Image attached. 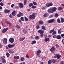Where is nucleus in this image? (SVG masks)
Returning <instances> with one entry per match:
<instances>
[{"mask_svg":"<svg viewBox=\"0 0 64 64\" xmlns=\"http://www.w3.org/2000/svg\"><path fill=\"white\" fill-rule=\"evenodd\" d=\"M52 9L53 12L57 10V8L56 7L52 8Z\"/></svg>","mask_w":64,"mask_h":64,"instance_id":"nucleus-18","label":"nucleus"},{"mask_svg":"<svg viewBox=\"0 0 64 64\" xmlns=\"http://www.w3.org/2000/svg\"><path fill=\"white\" fill-rule=\"evenodd\" d=\"M20 19L22 21H24V17H21Z\"/></svg>","mask_w":64,"mask_h":64,"instance_id":"nucleus-32","label":"nucleus"},{"mask_svg":"<svg viewBox=\"0 0 64 64\" xmlns=\"http://www.w3.org/2000/svg\"><path fill=\"white\" fill-rule=\"evenodd\" d=\"M64 64V62L63 61L61 62H60V64Z\"/></svg>","mask_w":64,"mask_h":64,"instance_id":"nucleus-58","label":"nucleus"},{"mask_svg":"<svg viewBox=\"0 0 64 64\" xmlns=\"http://www.w3.org/2000/svg\"><path fill=\"white\" fill-rule=\"evenodd\" d=\"M55 49H56V48H55L52 47L50 49V51H51V52H53V51H54L55 50Z\"/></svg>","mask_w":64,"mask_h":64,"instance_id":"nucleus-12","label":"nucleus"},{"mask_svg":"<svg viewBox=\"0 0 64 64\" xmlns=\"http://www.w3.org/2000/svg\"><path fill=\"white\" fill-rule=\"evenodd\" d=\"M19 56H16V59H19Z\"/></svg>","mask_w":64,"mask_h":64,"instance_id":"nucleus-60","label":"nucleus"},{"mask_svg":"<svg viewBox=\"0 0 64 64\" xmlns=\"http://www.w3.org/2000/svg\"><path fill=\"white\" fill-rule=\"evenodd\" d=\"M0 6H4V3L2 2H1L0 3Z\"/></svg>","mask_w":64,"mask_h":64,"instance_id":"nucleus-47","label":"nucleus"},{"mask_svg":"<svg viewBox=\"0 0 64 64\" xmlns=\"http://www.w3.org/2000/svg\"><path fill=\"white\" fill-rule=\"evenodd\" d=\"M9 41L10 42V43H13L14 40L13 39V38H11L10 39Z\"/></svg>","mask_w":64,"mask_h":64,"instance_id":"nucleus-14","label":"nucleus"},{"mask_svg":"<svg viewBox=\"0 0 64 64\" xmlns=\"http://www.w3.org/2000/svg\"><path fill=\"white\" fill-rule=\"evenodd\" d=\"M18 22H20V23H21V20H18Z\"/></svg>","mask_w":64,"mask_h":64,"instance_id":"nucleus-64","label":"nucleus"},{"mask_svg":"<svg viewBox=\"0 0 64 64\" xmlns=\"http://www.w3.org/2000/svg\"><path fill=\"white\" fill-rule=\"evenodd\" d=\"M48 64H51L52 63V61L49 60L48 61Z\"/></svg>","mask_w":64,"mask_h":64,"instance_id":"nucleus-49","label":"nucleus"},{"mask_svg":"<svg viewBox=\"0 0 64 64\" xmlns=\"http://www.w3.org/2000/svg\"><path fill=\"white\" fill-rule=\"evenodd\" d=\"M48 13H53V12L52 11V9L50 8H49L48 10Z\"/></svg>","mask_w":64,"mask_h":64,"instance_id":"nucleus-15","label":"nucleus"},{"mask_svg":"<svg viewBox=\"0 0 64 64\" xmlns=\"http://www.w3.org/2000/svg\"><path fill=\"white\" fill-rule=\"evenodd\" d=\"M58 32L59 34H60L61 33V29L59 30L58 31Z\"/></svg>","mask_w":64,"mask_h":64,"instance_id":"nucleus-39","label":"nucleus"},{"mask_svg":"<svg viewBox=\"0 0 64 64\" xmlns=\"http://www.w3.org/2000/svg\"><path fill=\"white\" fill-rule=\"evenodd\" d=\"M33 4H34V5H36V6L37 5V3H36L35 2H33Z\"/></svg>","mask_w":64,"mask_h":64,"instance_id":"nucleus-51","label":"nucleus"},{"mask_svg":"<svg viewBox=\"0 0 64 64\" xmlns=\"http://www.w3.org/2000/svg\"><path fill=\"white\" fill-rule=\"evenodd\" d=\"M21 16H20V14H17V17H20Z\"/></svg>","mask_w":64,"mask_h":64,"instance_id":"nucleus-54","label":"nucleus"},{"mask_svg":"<svg viewBox=\"0 0 64 64\" xmlns=\"http://www.w3.org/2000/svg\"><path fill=\"white\" fill-rule=\"evenodd\" d=\"M61 38V37L60 36V35H58L57 36L56 39H60Z\"/></svg>","mask_w":64,"mask_h":64,"instance_id":"nucleus-23","label":"nucleus"},{"mask_svg":"<svg viewBox=\"0 0 64 64\" xmlns=\"http://www.w3.org/2000/svg\"><path fill=\"white\" fill-rule=\"evenodd\" d=\"M14 63H15L16 62H18V60H14Z\"/></svg>","mask_w":64,"mask_h":64,"instance_id":"nucleus-46","label":"nucleus"},{"mask_svg":"<svg viewBox=\"0 0 64 64\" xmlns=\"http://www.w3.org/2000/svg\"><path fill=\"white\" fill-rule=\"evenodd\" d=\"M60 36L61 37H64V34H62L60 35Z\"/></svg>","mask_w":64,"mask_h":64,"instance_id":"nucleus-55","label":"nucleus"},{"mask_svg":"<svg viewBox=\"0 0 64 64\" xmlns=\"http://www.w3.org/2000/svg\"><path fill=\"white\" fill-rule=\"evenodd\" d=\"M36 28L37 29L40 28V26H36Z\"/></svg>","mask_w":64,"mask_h":64,"instance_id":"nucleus-50","label":"nucleus"},{"mask_svg":"<svg viewBox=\"0 0 64 64\" xmlns=\"http://www.w3.org/2000/svg\"><path fill=\"white\" fill-rule=\"evenodd\" d=\"M6 32V30H5V28H3L2 31V33H5V32Z\"/></svg>","mask_w":64,"mask_h":64,"instance_id":"nucleus-24","label":"nucleus"},{"mask_svg":"<svg viewBox=\"0 0 64 64\" xmlns=\"http://www.w3.org/2000/svg\"><path fill=\"white\" fill-rule=\"evenodd\" d=\"M32 43H31V44L32 45H33L34 44H35L36 43V41L34 40H33L32 41Z\"/></svg>","mask_w":64,"mask_h":64,"instance_id":"nucleus-30","label":"nucleus"},{"mask_svg":"<svg viewBox=\"0 0 64 64\" xmlns=\"http://www.w3.org/2000/svg\"><path fill=\"white\" fill-rule=\"evenodd\" d=\"M57 21L58 23H61V21H60V20L59 18H58L57 19Z\"/></svg>","mask_w":64,"mask_h":64,"instance_id":"nucleus-36","label":"nucleus"},{"mask_svg":"<svg viewBox=\"0 0 64 64\" xmlns=\"http://www.w3.org/2000/svg\"><path fill=\"white\" fill-rule=\"evenodd\" d=\"M3 42L4 44H6L7 43V38H4Z\"/></svg>","mask_w":64,"mask_h":64,"instance_id":"nucleus-7","label":"nucleus"},{"mask_svg":"<svg viewBox=\"0 0 64 64\" xmlns=\"http://www.w3.org/2000/svg\"><path fill=\"white\" fill-rule=\"evenodd\" d=\"M40 64H44V62H40Z\"/></svg>","mask_w":64,"mask_h":64,"instance_id":"nucleus-63","label":"nucleus"},{"mask_svg":"<svg viewBox=\"0 0 64 64\" xmlns=\"http://www.w3.org/2000/svg\"><path fill=\"white\" fill-rule=\"evenodd\" d=\"M34 38L35 39H36V40H37V39H38L39 38V36H36L34 37Z\"/></svg>","mask_w":64,"mask_h":64,"instance_id":"nucleus-33","label":"nucleus"},{"mask_svg":"<svg viewBox=\"0 0 64 64\" xmlns=\"http://www.w3.org/2000/svg\"><path fill=\"white\" fill-rule=\"evenodd\" d=\"M43 16L44 17H47L48 16V13H46L44 14Z\"/></svg>","mask_w":64,"mask_h":64,"instance_id":"nucleus-21","label":"nucleus"},{"mask_svg":"<svg viewBox=\"0 0 64 64\" xmlns=\"http://www.w3.org/2000/svg\"><path fill=\"white\" fill-rule=\"evenodd\" d=\"M62 9H63V8L61 7H59L58 8V10L59 11H60V10H62Z\"/></svg>","mask_w":64,"mask_h":64,"instance_id":"nucleus-35","label":"nucleus"},{"mask_svg":"<svg viewBox=\"0 0 64 64\" xmlns=\"http://www.w3.org/2000/svg\"><path fill=\"white\" fill-rule=\"evenodd\" d=\"M55 30L54 29H53L52 30H51L50 31H51L52 32H53Z\"/></svg>","mask_w":64,"mask_h":64,"instance_id":"nucleus-62","label":"nucleus"},{"mask_svg":"<svg viewBox=\"0 0 64 64\" xmlns=\"http://www.w3.org/2000/svg\"><path fill=\"white\" fill-rule=\"evenodd\" d=\"M6 54L8 58H9V57L10 56V54H9L8 52H7V53H6Z\"/></svg>","mask_w":64,"mask_h":64,"instance_id":"nucleus-31","label":"nucleus"},{"mask_svg":"<svg viewBox=\"0 0 64 64\" xmlns=\"http://www.w3.org/2000/svg\"><path fill=\"white\" fill-rule=\"evenodd\" d=\"M19 14L20 15V16H23V13H22L21 12H20L19 13Z\"/></svg>","mask_w":64,"mask_h":64,"instance_id":"nucleus-38","label":"nucleus"},{"mask_svg":"<svg viewBox=\"0 0 64 64\" xmlns=\"http://www.w3.org/2000/svg\"><path fill=\"white\" fill-rule=\"evenodd\" d=\"M61 57V55L56 54L55 56H54V58H57L58 59H60Z\"/></svg>","mask_w":64,"mask_h":64,"instance_id":"nucleus-1","label":"nucleus"},{"mask_svg":"<svg viewBox=\"0 0 64 64\" xmlns=\"http://www.w3.org/2000/svg\"><path fill=\"white\" fill-rule=\"evenodd\" d=\"M53 16L52 15H50L49 16V18H52V17H53Z\"/></svg>","mask_w":64,"mask_h":64,"instance_id":"nucleus-56","label":"nucleus"},{"mask_svg":"<svg viewBox=\"0 0 64 64\" xmlns=\"http://www.w3.org/2000/svg\"><path fill=\"white\" fill-rule=\"evenodd\" d=\"M45 8V7L43 6L42 7V9H43V10Z\"/></svg>","mask_w":64,"mask_h":64,"instance_id":"nucleus-59","label":"nucleus"},{"mask_svg":"<svg viewBox=\"0 0 64 64\" xmlns=\"http://www.w3.org/2000/svg\"><path fill=\"white\" fill-rule=\"evenodd\" d=\"M27 1L26 0H24V5H27V4H26V3H27Z\"/></svg>","mask_w":64,"mask_h":64,"instance_id":"nucleus-25","label":"nucleus"},{"mask_svg":"<svg viewBox=\"0 0 64 64\" xmlns=\"http://www.w3.org/2000/svg\"><path fill=\"white\" fill-rule=\"evenodd\" d=\"M59 16V14H58L57 13H56L55 15V17H58V16Z\"/></svg>","mask_w":64,"mask_h":64,"instance_id":"nucleus-43","label":"nucleus"},{"mask_svg":"<svg viewBox=\"0 0 64 64\" xmlns=\"http://www.w3.org/2000/svg\"><path fill=\"white\" fill-rule=\"evenodd\" d=\"M13 6H15V5L14 4H12L11 6V7L12 8H13Z\"/></svg>","mask_w":64,"mask_h":64,"instance_id":"nucleus-53","label":"nucleus"},{"mask_svg":"<svg viewBox=\"0 0 64 64\" xmlns=\"http://www.w3.org/2000/svg\"><path fill=\"white\" fill-rule=\"evenodd\" d=\"M5 22L6 23L9 24V25H12V23L7 21V19H6L5 20Z\"/></svg>","mask_w":64,"mask_h":64,"instance_id":"nucleus-13","label":"nucleus"},{"mask_svg":"<svg viewBox=\"0 0 64 64\" xmlns=\"http://www.w3.org/2000/svg\"><path fill=\"white\" fill-rule=\"evenodd\" d=\"M24 18L25 19V21L26 22H27V21H28V19L25 16L24 17Z\"/></svg>","mask_w":64,"mask_h":64,"instance_id":"nucleus-34","label":"nucleus"},{"mask_svg":"<svg viewBox=\"0 0 64 64\" xmlns=\"http://www.w3.org/2000/svg\"><path fill=\"white\" fill-rule=\"evenodd\" d=\"M24 58L23 57H22L20 59V61H24Z\"/></svg>","mask_w":64,"mask_h":64,"instance_id":"nucleus-40","label":"nucleus"},{"mask_svg":"<svg viewBox=\"0 0 64 64\" xmlns=\"http://www.w3.org/2000/svg\"><path fill=\"white\" fill-rule=\"evenodd\" d=\"M42 29L44 30H46V28L45 27V26H42Z\"/></svg>","mask_w":64,"mask_h":64,"instance_id":"nucleus-29","label":"nucleus"},{"mask_svg":"<svg viewBox=\"0 0 64 64\" xmlns=\"http://www.w3.org/2000/svg\"><path fill=\"white\" fill-rule=\"evenodd\" d=\"M26 57L27 58H29V56H28V54L26 55Z\"/></svg>","mask_w":64,"mask_h":64,"instance_id":"nucleus-57","label":"nucleus"},{"mask_svg":"<svg viewBox=\"0 0 64 64\" xmlns=\"http://www.w3.org/2000/svg\"><path fill=\"white\" fill-rule=\"evenodd\" d=\"M52 62H53V63H56V62H57V60L55 59H52L51 60Z\"/></svg>","mask_w":64,"mask_h":64,"instance_id":"nucleus-20","label":"nucleus"},{"mask_svg":"<svg viewBox=\"0 0 64 64\" xmlns=\"http://www.w3.org/2000/svg\"><path fill=\"white\" fill-rule=\"evenodd\" d=\"M9 52L10 54H13V53H14V51L13 50H12L10 49L9 50Z\"/></svg>","mask_w":64,"mask_h":64,"instance_id":"nucleus-16","label":"nucleus"},{"mask_svg":"<svg viewBox=\"0 0 64 64\" xmlns=\"http://www.w3.org/2000/svg\"><path fill=\"white\" fill-rule=\"evenodd\" d=\"M60 19L61 20V23H63L64 22V19L63 18H61Z\"/></svg>","mask_w":64,"mask_h":64,"instance_id":"nucleus-28","label":"nucleus"},{"mask_svg":"<svg viewBox=\"0 0 64 64\" xmlns=\"http://www.w3.org/2000/svg\"><path fill=\"white\" fill-rule=\"evenodd\" d=\"M38 32L40 34H43L44 33V30H38Z\"/></svg>","mask_w":64,"mask_h":64,"instance_id":"nucleus-8","label":"nucleus"},{"mask_svg":"<svg viewBox=\"0 0 64 64\" xmlns=\"http://www.w3.org/2000/svg\"><path fill=\"white\" fill-rule=\"evenodd\" d=\"M14 59H17L16 56H14Z\"/></svg>","mask_w":64,"mask_h":64,"instance_id":"nucleus-61","label":"nucleus"},{"mask_svg":"<svg viewBox=\"0 0 64 64\" xmlns=\"http://www.w3.org/2000/svg\"><path fill=\"white\" fill-rule=\"evenodd\" d=\"M10 10H9L7 9H5L4 10V12L6 14V13H8L10 12Z\"/></svg>","mask_w":64,"mask_h":64,"instance_id":"nucleus-10","label":"nucleus"},{"mask_svg":"<svg viewBox=\"0 0 64 64\" xmlns=\"http://www.w3.org/2000/svg\"><path fill=\"white\" fill-rule=\"evenodd\" d=\"M20 26L19 25L17 24L16 25V28L18 29H20Z\"/></svg>","mask_w":64,"mask_h":64,"instance_id":"nucleus-26","label":"nucleus"},{"mask_svg":"<svg viewBox=\"0 0 64 64\" xmlns=\"http://www.w3.org/2000/svg\"><path fill=\"white\" fill-rule=\"evenodd\" d=\"M14 46L13 45L9 44L8 45V47L9 48H12V47H14Z\"/></svg>","mask_w":64,"mask_h":64,"instance_id":"nucleus-17","label":"nucleus"},{"mask_svg":"<svg viewBox=\"0 0 64 64\" xmlns=\"http://www.w3.org/2000/svg\"><path fill=\"white\" fill-rule=\"evenodd\" d=\"M49 38H45L44 40V41L45 42H48V41H49Z\"/></svg>","mask_w":64,"mask_h":64,"instance_id":"nucleus-22","label":"nucleus"},{"mask_svg":"<svg viewBox=\"0 0 64 64\" xmlns=\"http://www.w3.org/2000/svg\"><path fill=\"white\" fill-rule=\"evenodd\" d=\"M9 17H10V18H13V17L12 16L11 14H10L9 15Z\"/></svg>","mask_w":64,"mask_h":64,"instance_id":"nucleus-42","label":"nucleus"},{"mask_svg":"<svg viewBox=\"0 0 64 64\" xmlns=\"http://www.w3.org/2000/svg\"><path fill=\"white\" fill-rule=\"evenodd\" d=\"M53 38L54 39H57V35H54L53 36Z\"/></svg>","mask_w":64,"mask_h":64,"instance_id":"nucleus-41","label":"nucleus"},{"mask_svg":"<svg viewBox=\"0 0 64 64\" xmlns=\"http://www.w3.org/2000/svg\"><path fill=\"white\" fill-rule=\"evenodd\" d=\"M17 12L16 11H15V10H14L12 12V16H16V15L17 14Z\"/></svg>","mask_w":64,"mask_h":64,"instance_id":"nucleus-6","label":"nucleus"},{"mask_svg":"<svg viewBox=\"0 0 64 64\" xmlns=\"http://www.w3.org/2000/svg\"><path fill=\"white\" fill-rule=\"evenodd\" d=\"M29 7H31L33 6V3H30L28 5Z\"/></svg>","mask_w":64,"mask_h":64,"instance_id":"nucleus-37","label":"nucleus"},{"mask_svg":"<svg viewBox=\"0 0 64 64\" xmlns=\"http://www.w3.org/2000/svg\"><path fill=\"white\" fill-rule=\"evenodd\" d=\"M55 21V20L54 19H52L48 21V23H51L53 22H54Z\"/></svg>","mask_w":64,"mask_h":64,"instance_id":"nucleus-5","label":"nucleus"},{"mask_svg":"<svg viewBox=\"0 0 64 64\" xmlns=\"http://www.w3.org/2000/svg\"><path fill=\"white\" fill-rule=\"evenodd\" d=\"M25 39V37H24V38H22L20 39V41H22L23 40H24Z\"/></svg>","mask_w":64,"mask_h":64,"instance_id":"nucleus-27","label":"nucleus"},{"mask_svg":"<svg viewBox=\"0 0 64 64\" xmlns=\"http://www.w3.org/2000/svg\"><path fill=\"white\" fill-rule=\"evenodd\" d=\"M41 53V51L40 50H38L37 51V52L36 53V56L37 57H40V54Z\"/></svg>","mask_w":64,"mask_h":64,"instance_id":"nucleus-3","label":"nucleus"},{"mask_svg":"<svg viewBox=\"0 0 64 64\" xmlns=\"http://www.w3.org/2000/svg\"><path fill=\"white\" fill-rule=\"evenodd\" d=\"M38 23H39L40 24V25H43L44 24V22L42 20H40L38 22Z\"/></svg>","mask_w":64,"mask_h":64,"instance_id":"nucleus-19","label":"nucleus"},{"mask_svg":"<svg viewBox=\"0 0 64 64\" xmlns=\"http://www.w3.org/2000/svg\"><path fill=\"white\" fill-rule=\"evenodd\" d=\"M35 15L32 14L30 16H29V18L30 19H33L35 18Z\"/></svg>","mask_w":64,"mask_h":64,"instance_id":"nucleus-4","label":"nucleus"},{"mask_svg":"<svg viewBox=\"0 0 64 64\" xmlns=\"http://www.w3.org/2000/svg\"><path fill=\"white\" fill-rule=\"evenodd\" d=\"M40 36L41 38L43 37L44 36V34H41L40 35Z\"/></svg>","mask_w":64,"mask_h":64,"instance_id":"nucleus-45","label":"nucleus"},{"mask_svg":"<svg viewBox=\"0 0 64 64\" xmlns=\"http://www.w3.org/2000/svg\"><path fill=\"white\" fill-rule=\"evenodd\" d=\"M56 47H58V48H60V46L56 44Z\"/></svg>","mask_w":64,"mask_h":64,"instance_id":"nucleus-52","label":"nucleus"},{"mask_svg":"<svg viewBox=\"0 0 64 64\" xmlns=\"http://www.w3.org/2000/svg\"><path fill=\"white\" fill-rule=\"evenodd\" d=\"M46 6L47 7H50L51 6H53V4L52 2H50L46 4Z\"/></svg>","mask_w":64,"mask_h":64,"instance_id":"nucleus-9","label":"nucleus"},{"mask_svg":"<svg viewBox=\"0 0 64 64\" xmlns=\"http://www.w3.org/2000/svg\"><path fill=\"white\" fill-rule=\"evenodd\" d=\"M56 34V32L55 31H54L53 33L52 34V35H55Z\"/></svg>","mask_w":64,"mask_h":64,"instance_id":"nucleus-48","label":"nucleus"},{"mask_svg":"<svg viewBox=\"0 0 64 64\" xmlns=\"http://www.w3.org/2000/svg\"><path fill=\"white\" fill-rule=\"evenodd\" d=\"M0 59L2 61V63H4V64H5V63H6V60H5V59L3 58V57H1Z\"/></svg>","mask_w":64,"mask_h":64,"instance_id":"nucleus-2","label":"nucleus"},{"mask_svg":"<svg viewBox=\"0 0 64 64\" xmlns=\"http://www.w3.org/2000/svg\"><path fill=\"white\" fill-rule=\"evenodd\" d=\"M32 9H35V8H36V6H32Z\"/></svg>","mask_w":64,"mask_h":64,"instance_id":"nucleus-44","label":"nucleus"},{"mask_svg":"<svg viewBox=\"0 0 64 64\" xmlns=\"http://www.w3.org/2000/svg\"><path fill=\"white\" fill-rule=\"evenodd\" d=\"M19 4V7L20 8H23L24 7V6H23V4L22 3H20Z\"/></svg>","mask_w":64,"mask_h":64,"instance_id":"nucleus-11","label":"nucleus"}]
</instances>
